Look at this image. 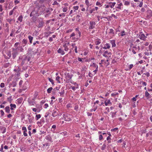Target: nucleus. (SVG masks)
Returning a JSON list of instances; mask_svg holds the SVG:
<instances>
[{"label": "nucleus", "instance_id": "obj_55", "mask_svg": "<svg viewBox=\"0 0 152 152\" xmlns=\"http://www.w3.org/2000/svg\"><path fill=\"white\" fill-rule=\"evenodd\" d=\"M59 16L61 17H64L65 16V14L64 13H62L59 15Z\"/></svg>", "mask_w": 152, "mask_h": 152}, {"label": "nucleus", "instance_id": "obj_7", "mask_svg": "<svg viewBox=\"0 0 152 152\" xmlns=\"http://www.w3.org/2000/svg\"><path fill=\"white\" fill-rule=\"evenodd\" d=\"M96 23L94 21H90L89 22V26L88 28L89 29H92L95 27Z\"/></svg>", "mask_w": 152, "mask_h": 152}, {"label": "nucleus", "instance_id": "obj_45", "mask_svg": "<svg viewBox=\"0 0 152 152\" xmlns=\"http://www.w3.org/2000/svg\"><path fill=\"white\" fill-rule=\"evenodd\" d=\"M130 4V2L127 1H125L124 3V5L126 6H128Z\"/></svg>", "mask_w": 152, "mask_h": 152}, {"label": "nucleus", "instance_id": "obj_46", "mask_svg": "<svg viewBox=\"0 0 152 152\" xmlns=\"http://www.w3.org/2000/svg\"><path fill=\"white\" fill-rule=\"evenodd\" d=\"M22 42L23 44H24L25 45L27 44L28 42V41L27 39H23L22 41Z\"/></svg>", "mask_w": 152, "mask_h": 152}, {"label": "nucleus", "instance_id": "obj_43", "mask_svg": "<svg viewBox=\"0 0 152 152\" xmlns=\"http://www.w3.org/2000/svg\"><path fill=\"white\" fill-rule=\"evenodd\" d=\"M108 54V55H109L110 54V52H108V51L107 50H106L104 52V53L103 55V56H104L106 57V54Z\"/></svg>", "mask_w": 152, "mask_h": 152}, {"label": "nucleus", "instance_id": "obj_57", "mask_svg": "<svg viewBox=\"0 0 152 152\" xmlns=\"http://www.w3.org/2000/svg\"><path fill=\"white\" fill-rule=\"evenodd\" d=\"M45 139L49 141H50L51 140V138L49 135L46 136L45 137Z\"/></svg>", "mask_w": 152, "mask_h": 152}, {"label": "nucleus", "instance_id": "obj_63", "mask_svg": "<svg viewBox=\"0 0 152 152\" xmlns=\"http://www.w3.org/2000/svg\"><path fill=\"white\" fill-rule=\"evenodd\" d=\"M104 8H105V9H107V8H108L110 7H109L108 4H106L104 5Z\"/></svg>", "mask_w": 152, "mask_h": 152}, {"label": "nucleus", "instance_id": "obj_29", "mask_svg": "<svg viewBox=\"0 0 152 152\" xmlns=\"http://www.w3.org/2000/svg\"><path fill=\"white\" fill-rule=\"evenodd\" d=\"M62 8H63V11L64 12H66L68 10V7H62Z\"/></svg>", "mask_w": 152, "mask_h": 152}, {"label": "nucleus", "instance_id": "obj_61", "mask_svg": "<svg viewBox=\"0 0 152 152\" xmlns=\"http://www.w3.org/2000/svg\"><path fill=\"white\" fill-rule=\"evenodd\" d=\"M14 71L17 73H19L20 72V69L19 68H18L17 69H14Z\"/></svg>", "mask_w": 152, "mask_h": 152}, {"label": "nucleus", "instance_id": "obj_21", "mask_svg": "<svg viewBox=\"0 0 152 152\" xmlns=\"http://www.w3.org/2000/svg\"><path fill=\"white\" fill-rule=\"evenodd\" d=\"M110 42L112 45V47H115L116 46L115 40H112L110 41Z\"/></svg>", "mask_w": 152, "mask_h": 152}, {"label": "nucleus", "instance_id": "obj_20", "mask_svg": "<svg viewBox=\"0 0 152 152\" xmlns=\"http://www.w3.org/2000/svg\"><path fill=\"white\" fill-rule=\"evenodd\" d=\"M101 40L98 38L95 39L94 40V43L95 45H99L101 42Z\"/></svg>", "mask_w": 152, "mask_h": 152}, {"label": "nucleus", "instance_id": "obj_1", "mask_svg": "<svg viewBox=\"0 0 152 152\" xmlns=\"http://www.w3.org/2000/svg\"><path fill=\"white\" fill-rule=\"evenodd\" d=\"M41 9V7H36L31 12L30 15V16H37L40 15L41 14V11H40Z\"/></svg>", "mask_w": 152, "mask_h": 152}, {"label": "nucleus", "instance_id": "obj_14", "mask_svg": "<svg viewBox=\"0 0 152 152\" xmlns=\"http://www.w3.org/2000/svg\"><path fill=\"white\" fill-rule=\"evenodd\" d=\"M148 15H147V17L148 18H150L152 16V11L150 9L147 10Z\"/></svg>", "mask_w": 152, "mask_h": 152}, {"label": "nucleus", "instance_id": "obj_38", "mask_svg": "<svg viewBox=\"0 0 152 152\" xmlns=\"http://www.w3.org/2000/svg\"><path fill=\"white\" fill-rule=\"evenodd\" d=\"M48 79L49 81L51 83L52 85H54V83L53 80L50 78H48Z\"/></svg>", "mask_w": 152, "mask_h": 152}, {"label": "nucleus", "instance_id": "obj_9", "mask_svg": "<svg viewBox=\"0 0 152 152\" xmlns=\"http://www.w3.org/2000/svg\"><path fill=\"white\" fill-rule=\"evenodd\" d=\"M13 58H14L18 54V52L17 51V49H13V52L12 53Z\"/></svg>", "mask_w": 152, "mask_h": 152}, {"label": "nucleus", "instance_id": "obj_32", "mask_svg": "<svg viewBox=\"0 0 152 152\" xmlns=\"http://www.w3.org/2000/svg\"><path fill=\"white\" fill-rule=\"evenodd\" d=\"M64 90H62L61 92H59L60 94V96L62 97L63 96L64 94Z\"/></svg>", "mask_w": 152, "mask_h": 152}, {"label": "nucleus", "instance_id": "obj_22", "mask_svg": "<svg viewBox=\"0 0 152 152\" xmlns=\"http://www.w3.org/2000/svg\"><path fill=\"white\" fill-rule=\"evenodd\" d=\"M10 107L8 106H7L5 107L4 109L5 110V111L6 113H9L10 112Z\"/></svg>", "mask_w": 152, "mask_h": 152}, {"label": "nucleus", "instance_id": "obj_34", "mask_svg": "<svg viewBox=\"0 0 152 152\" xmlns=\"http://www.w3.org/2000/svg\"><path fill=\"white\" fill-rule=\"evenodd\" d=\"M6 20L10 24L11 23V22L12 21H14V20L12 18H7Z\"/></svg>", "mask_w": 152, "mask_h": 152}, {"label": "nucleus", "instance_id": "obj_15", "mask_svg": "<svg viewBox=\"0 0 152 152\" xmlns=\"http://www.w3.org/2000/svg\"><path fill=\"white\" fill-rule=\"evenodd\" d=\"M108 4L109 7L111 8H113L115 6L116 4V3L115 2H110L107 3Z\"/></svg>", "mask_w": 152, "mask_h": 152}, {"label": "nucleus", "instance_id": "obj_13", "mask_svg": "<svg viewBox=\"0 0 152 152\" xmlns=\"http://www.w3.org/2000/svg\"><path fill=\"white\" fill-rule=\"evenodd\" d=\"M102 48L105 49H109L110 47V44L106 43L104 45V46H102Z\"/></svg>", "mask_w": 152, "mask_h": 152}, {"label": "nucleus", "instance_id": "obj_47", "mask_svg": "<svg viewBox=\"0 0 152 152\" xmlns=\"http://www.w3.org/2000/svg\"><path fill=\"white\" fill-rule=\"evenodd\" d=\"M60 77L59 76H57L56 77V80L58 82V83H61L60 81Z\"/></svg>", "mask_w": 152, "mask_h": 152}, {"label": "nucleus", "instance_id": "obj_4", "mask_svg": "<svg viewBox=\"0 0 152 152\" xmlns=\"http://www.w3.org/2000/svg\"><path fill=\"white\" fill-rule=\"evenodd\" d=\"M42 7V9H41L40 11H41V14L43 12L44 13H47V14H45V17H47L51 13L50 12V11L48 10V9L45 8L44 7Z\"/></svg>", "mask_w": 152, "mask_h": 152}, {"label": "nucleus", "instance_id": "obj_56", "mask_svg": "<svg viewBox=\"0 0 152 152\" xmlns=\"http://www.w3.org/2000/svg\"><path fill=\"white\" fill-rule=\"evenodd\" d=\"M71 38L72 40H78L79 39V38H76V37H75V36L73 37H72Z\"/></svg>", "mask_w": 152, "mask_h": 152}, {"label": "nucleus", "instance_id": "obj_10", "mask_svg": "<svg viewBox=\"0 0 152 152\" xmlns=\"http://www.w3.org/2000/svg\"><path fill=\"white\" fill-rule=\"evenodd\" d=\"M28 102L29 105L30 106L34 105L35 104L34 100L33 99L29 98L28 99Z\"/></svg>", "mask_w": 152, "mask_h": 152}, {"label": "nucleus", "instance_id": "obj_44", "mask_svg": "<svg viewBox=\"0 0 152 152\" xmlns=\"http://www.w3.org/2000/svg\"><path fill=\"white\" fill-rule=\"evenodd\" d=\"M107 141L108 143H110L111 142V139L110 136H108L107 138Z\"/></svg>", "mask_w": 152, "mask_h": 152}, {"label": "nucleus", "instance_id": "obj_3", "mask_svg": "<svg viewBox=\"0 0 152 152\" xmlns=\"http://www.w3.org/2000/svg\"><path fill=\"white\" fill-rule=\"evenodd\" d=\"M72 118V115L68 113H64L63 115V119L66 121H71Z\"/></svg>", "mask_w": 152, "mask_h": 152}, {"label": "nucleus", "instance_id": "obj_30", "mask_svg": "<svg viewBox=\"0 0 152 152\" xmlns=\"http://www.w3.org/2000/svg\"><path fill=\"white\" fill-rule=\"evenodd\" d=\"M79 7L78 6H74L73 7V12H75L78 9Z\"/></svg>", "mask_w": 152, "mask_h": 152}, {"label": "nucleus", "instance_id": "obj_12", "mask_svg": "<svg viewBox=\"0 0 152 152\" xmlns=\"http://www.w3.org/2000/svg\"><path fill=\"white\" fill-rule=\"evenodd\" d=\"M51 115L53 117H55L58 115V113L56 110H54L52 111Z\"/></svg>", "mask_w": 152, "mask_h": 152}, {"label": "nucleus", "instance_id": "obj_42", "mask_svg": "<svg viewBox=\"0 0 152 152\" xmlns=\"http://www.w3.org/2000/svg\"><path fill=\"white\" fill-rule=\"evenodd\" d=\"M85 4L87 7H89L90 5L88 0H86L85 1Z\"/></svg>", "mask_w": 152, "mask_h": 152}, {"label": "nucleus", "instance_id": "obj_60", "mask_svg": "<svg viewBox=\"0 0 152 152\" xmlns=\"http://www.w3.org/2000/svg\"><path fill=\"white\" fill-rule=\"evenodd\" d=\"M0 151L1 152H4L3 151V145L2 144L1 146V148L0 149Z\"/></svg>", "mask_w": 152, "mask_h": 152}, {"label": "nucleus", "instance_id": "obj_41", "mask_svg": "<svg viewBox=\"0 0 152 152\" xmlns=\"http://www.w3.org/2000/svg\"><path fill=\"white\" fill-rule=\"evenodd\" d=\"M98 107L97 106H95L94 107L93 109H91L90 110V111L91 112H93V111H95L97 109Z\"/></svg>", "mask_w": 152, "mask_h": 152}, {"label": "nucleus", "instance_id": "obj_48", "mask_svg": "<svg viewBox=\"0 0 152 152\" xmlns=\"http://www.w3.org/2000/svg\"><path fill=\"white\" fill-rule=\"evenodd\" d=\"M25 58L26 59L25 60H26L27 63L28 61H29L30 60V58L28 56H26Z\"/></svg>", "mask_w": 152, "mask_h": 152}, {"label": "nucleus", "instance_id": "obj_27", "mask_svg": "<svg viewBox=\"0 0 152 152\" xmlns=\"http://www.w3.org/2000/svg\"><path fill=\"white\" fill-rule=\"evenodd\" d=\"M71 88L74 91H75L76 89H78L79 88L78 85H77L76 86H71Z\"/></svg>", "mask_w": 152, "mask_h": 152}, {"label": "nucleus", "instance_id": "obj_24", "mask_svg": "<svg viewBox=\"0 0 152 152\" xmlns=\"http://www.w3.org/2000/svg\"><path fill=\"white\" fill-rule=\"evenodd\" d=\"M28 38L29 41V42L28 44H29L30 45L32 43V41L33 40V37L32 36L29 35L28 36Z\"/></svg>", "mask_w": 152, "mask_h": 152}, {"label": "nucleus", "instance_id": "obj_49", "mask_svg": "<svg viewBox=\"0 0 152 152\" xmlns=\"http://www.w3.org/2000/svg\"><path fill=\"white\" fill-rule=\"evenodd\" d=\"M106 147V145L105 144H104L102 146L101 148V150H104L105 149Z\"/></svg>", "mask_w": 152, "mask_h": 152}, {"label": "nucleus", "instance_id": "obj_54", "mask_svg": "<svg viewBox=\"0 0 152 152\" xmlns=\"http://www.w3.org/2000/svg\"><path fill=\"white\" fill-rule=\"evenodd\" d=\"M94 59H95L94 58L92 57V58H90L88 60H86V61L89 62V61H90L91 60H94Z\"/></svg>", "mask_w": 152, "mask_h": 152}, {"label": "nucleus", "instance_id": "obj_17", "mask_svg": "<svg viewBox=\"0 0 152 152\" xmlns=\"http://www.w3.org/2000/svg\"><path fill=\"white\" fill-rule=\"evenodd\" d=\"M57 52L61 55H63L65 54V53L64 50L61 48H59L57 50Z\"/></svg>", "mask_w": 152, "mask_h": 152}, {"label": "nucleus", "instance_id": "obj_64", "mask_svg": "<svg viewBox=\"0 0 152 152\" xmlns=\"http://www.w3.org/2000/svg\"><path fill=\"white\" fill-rule=\"evenodd\" d=\"M67 108H71L72 107V105L70 104H68L66 105Z\"/></svg>", "mask_w": 152, "mask_h": 152}, {"label": "nucleus", "instance_id": "obj_5", "mask_svg": "<svg viewBox=\"0 0 152 152\" xmlns=\"http://www.w3.org/2000/svg\"><path fill=\"white\" fill-rule=\"evenodd\" d=\"M116 9L118 10H122L123 9V5L122 3L118 1L116 4L115 6Z\"/></svg>", "mask_w": 152, "mask_h": 152}, {"label": "nucleus", "instance_id": "obj_53", "mask_svg": "<svg viewBox=\"0 0 152 152\" xmlns=\"http://www.w3.org/2000/svg\"><path fill=\"white\" fill-rule=\"evenodd\" d=\"M1 129L2 130H3L2 131V133L3 134L4 133L6 132V128L5 127H3Z\"/></svg>", "mask_w": 152, "mask_h": 152}, {"label": "nucleus", "instance_id": "obj_18", "mask_svg": "<svg viewBox=\"0 0 152 152\" xmlns=\"http://www.w3.org/2000/svg\"><path fill=\"white\" fill-rule=\"evenodd\" d=\"M104 103L106 106H108L109 105H111L112 104L110 99H106L104 101Z\"/></svg>", "mask_w": 152, "mask_h": 152}, {"label": "nucleus", "instance_id": "obj_52", "mask_svg": "<svg viewBox=\"0 0 152 152\" xmlns=\"http://www.w3.org/2000/svg\"><path fill=\"white\" fill-rule=\"evenodd\" d=\"M7 56H8L9 58L11 56V53L10 51L7 52Z\"/></svg>", "mask_w": 152, "mask_h": 152}, {"label": "nucleus", "instance_id": "obj_37", "mask_svg": "<svg viewBox=\"0 0 152 152\" xmlns=\"http://www.w3.org/2000/svg\"><path fill=\"white\" fill-rule=\"evenodd\" d=\"M7 100L8 102H9L10 103H11L12 100V96H11L8 97L7 98Z\"/></svg>", "mask_w": 152, "mask_h": 152}, {"label": "nucleus", "instance_id": "obj_40", "mask_svg": "<svg viewBox=\"0 0 152 152\" xmlns=\"http://www.w3.org/2000/svg\"><path fill=\"white\" fill-rule=\"evenodd\" d=\"M26 59L25 58L24 59H23L21 63V64L22 65H23V64H24L25 63H27V61H26V60H25Z\"/></svg>", "mask_w": 152, "mask_h": 152}, {"label": "nucleus", "instance_id": "obj_36", "mask_svg": "<svg viewBox=\"0 0 152 152\" xmlns=\"http://www.w3.org/2000/svg\"><path fill=\"white\" fill-rule=\"evenodd\" d=\"M116 112H115V113L111 112V113L112 117V118H113L114 117H116Z\"/></svg>", "mask_w": 152, "mask_h": 152}, {"label": "nucleus", "instance_id": "obj_8", "mask_svg": "<svg viewBox=\"0 0 152 152\" xmlns=\"http://www.w3.org/2000/svg\"><path fill=\"white\" fill-rule=\"evenodd\" d=\"M140 34L138 36V37L141 40L144 41H145L147 38V36H145V35L142 33V32H140Z\"/></svg>", "mask_w": 152, "mask_h": 152}, {"label": "nucleus", "instance_id": "obj_16", "mask_svg": "<svg viewBox=\"0 0 152 152\" xmlns=\"http://www.w3.org/2000/svg\"><path fill=\"white\" fill-rule=\"evenodd\" d=\"M56 125H53L51 129V131L53 133H56Z\"/></svg>", "mask_w": 152, "mask_h": 152}, {"label": "nucleus", "instance_id": "obj_11", "mask_svg": "<svg viewBox=\"0 0 152 152\" xmlns=\"http://www.w3.org/2000/svg\"><path fill=\"white\" fill-rule=\"evenodd\" d=\"M103 5V2L100 0L97 1L96 3V5L99 7H101Z\"/></svg>", "mask_w": 152, "mask_h": 152}, {"label": "nucleus", "instance_id": "obj_62", "mask_svg": "<svg viewBox=\"0 0 152 152\" xmlns=\"http://www.w3.org/2000/svg\"><path fill=\"white\" fill-rule=\"evenodd\" d=\"M133 65L132 64H131L129 65L128 66V68H129V69H130V70L133 67Z\"/></svg>", "mask_w": 152, "mask_h": 152}, {"label": "nucleus", "instance_id": "obj_2", "mask_svg": "<svg viewBox=\"0 0 152 152\" xmlns=\"http://www.w3.org/2000/svg\"><path fill=\"white\" fill-rule=\"evenodd\" d=\"M89 68L93 71V72H94V74H96L98 71V66L96 63L92 62L90 65Z\"/></svg>", "mask_w": 152, "mask_h": 152}, {"label": "nucleus", "instance_id": "obj_51", "mask_svg": "<svg viewBox=\"0 0 152 152\" xmlns=\"http://www.w3.org/2000/svg\"><path fill=\"white\" fill-rule=\"evenodd\" d=\"M60 134H61L62 135H63L64 136H66V135H67V132H66V131L61 132V133H60Z\"/></svg>", "mask_w": 152, "mask_h": 152}, {"label": "nucleus", "instance_id": "obj_28", "mask_svg": "<svg viewBox=\"0 0 152 152\" xmlns=\"http://www.w3.org/2000/svg\"><path fill=\"white\" fill-rule=\"evenodd\" d=\"M44 23L42 21H40L38 26V27L39 28L43 26Z\"/></svg>", "mask_w": 152, "mask_h": 152}, {"label": "nucleus", "instance_id": "obj_6", "mask_svg": "<svg viewBox=\"0 0 152 152\" xmlns=\"http://www.w3.org/2000/svg\"><path fill=\"white\" fill-rule=\"evenodd\" d=\"M69 46L70 43L69 42L63 43V47L64 48V51H67L69 50Z\"/></svg>", "mask_w": 152, "mask_h": 152}, {"label": "nucleus", "instance_id": "obj_39", "mask_svg": "<svg viewBox=\"0 0 152 152\" xmlns=\"http://www.w3.org/2000/svg\"><path fill=\"white\" fill-rule=\"evenodd\" d=\"M95 74H94V72H93V73H92L90 72H89L88 73V75L90 77H92Z\"/></svg>", "mask_w": 152, "mask_h": 152}, {"label": "nucleus", "instance_id": "obj_31", "mask_svg": "<svg viewBox=\"0 0 152 152\" xmlns=\"http://www.w3.org/2000/svg\"><path fill=\"white\" fill-rule=\"evenodd\" d=\"M41 117V115L40 114H36L35 116V119L36 120H38Z\"/></svg>", "mask_w": 152, "mask_h": 152}, {"label": "nucleus", "instance_id": "obj_59", "mask_svg": "<svg viewBox=\"0 0 152 152\" xmlns=\"http://www.w3.org/2000/svg\"><path fill=\"white\" fill-rule=\"evenodd\" d=\"M32 110L34 112H37L38 113H39L40 111V110H39L37 111V109L35 108H32Z\"/></svg>", "mask_w": 152, "mask_h": 152}, {"label": "nucleus", "instance_id": "obj_25", "mask_svg": "<svg viewBox=\"0 0 152 152\" xmlns=\"http://www.w3.org/2000/svg\"><path fill=\"white\" fill-rule=\"evenodd\" d=\"M118 34L119 36L123 37L125 36L126 35V34L124 31H121V32L119 33Z\"/></svg>", "mask_w": 152, "mask_h": 152}, {"label": "nucleus", "instance_id": "obj_33", "mask_svg": "<svg viewBox=\"0 0 152 152\" xmlns=\"http://www.w3.org/2000/svg\"><path fill=\"white\" fill-rule=\"evenodd\" d=\"M23 18V16L22 15H20L18 18V20L20 22H21L22 21V20Z\"/></svg>", "mask_w": 152, "mask_h": 152}, {"label": "nucleus", "instance_id": "obj_50", "mask_svg": "<svg viewBox=\"0 0 152 152\" xmlns=\"http://www.w3.org/2000/svg\"><path fill=\"white\" fill-rule=\"evenodd\" d=\"M145 96L148 98L150 95L146 91L145 92Z\"/></svg>", "mask_w": 152, "mask_h": 152}, {"label": "nucleus", "instance_id": "obj_35", "mask_svg": "<svg viewBox=\"0 0 152 152\" xmlns=\"http://www.w3.org/2000/svg\"><path fill=\"white\" fill-rule=\"evenodd\" d=\"M53 90V88L52 87H50L47 90V92L49 94L51 93L52 90Z\"/></svg>", "mask_w": 152, "mask_h": 152}, {"label": "nucleus", "instance_id": "obj_26", "mask_svg": "<svg viewBox=\"0 0 152 152\" xmlns=\"http://www.w3.org/2000/svg\"><path fill=\"white\" fill-rule=\"evenodd\" d=\"M15 49H17V51H19L20 52H23L24 50V49L22 46H19Z\"/></svg>", "mask_w": 152, "mask_h": 152}, {"label": "nucleus", "instance_id": "obj_23", "mask_svg": "<svg viewBox=\"0 0 152 152\" xmlns=\"http://www.w3.org/2000/svg\"><path fill=\"white\" fill-rule=\"evenodd\" d=\"M109 33L110 34L113 36H114V31L113 29L111 28L109 29Z\"/></svg>", "mask_w": 152, "mask_h": 152}, {"label": "nucleus", "instance_id": "obj_58", "mask_svg": "<svg viewBox=\"0 0 152 152\" xmlns=\"http://www.w3.org/2000/svg\"><path fill=\"white\" fill-rule=\"evenodd\" d=\"M3 8L2 5L0 4V12H2L3 11Z\"/></svg>", "mask_w": 152, "mask_h": 152}, {"label": "nucleus", "instance_id": "obj_19", "mask_svg": "<svg viewBox=\"0 0 152 152\" xmlns=\"http://www.w3.org/2000/svg\"><path fill=\"white\" fill-rule=\"evenodd\" d=\"M10 110H12L11 113H12V110H14V109L16 108V106L15 104L11 103L10 104Z\"/></svg>", "mask_w": 152, "mask_h": 152}]
</instances>
